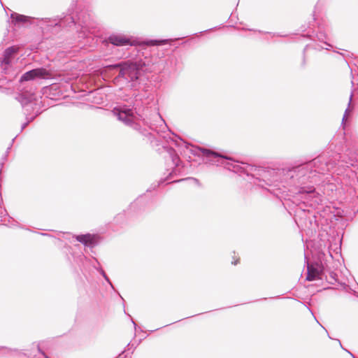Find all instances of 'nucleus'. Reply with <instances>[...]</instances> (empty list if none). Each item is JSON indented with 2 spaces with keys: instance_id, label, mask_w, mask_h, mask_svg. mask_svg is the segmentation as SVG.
I'll return each instance as SVG.
<instances>
[{
  "instance_id": "obj_16",
  "label": "nucleus",
  "mask_w": 358,
  "mask_h": 358,
  "mask_svg": "<svg viewBox=\"0 0 358 358\" xmlns=\"http://www.w3.org/2000/svg\"><path fill=\"white\" fill-rule=\"evenodd\" d=\"M352 94L350 95L348 106H350V103H351V101H352Z\"/></svg>"
},
{
  "instance_id": "obj_3",
  "label": "nucleus",
  "mask_w": 358,
  "mask_h": 358,
  "mask_svg": "<svg viewBox=\"0 0 358 358\" xmlns=\"http://www.w3.org/2000/svg\"><path fill=\"white\" fill-rule=\"evenodd\" d=\"M51 76L52 73L50 71L44 68H38L24 73L20 78V81H28L35 78H48Z\"/></svg>"
},
{
  "instance_id": "obj_6",
  "label": "nucleus",
  "mask_w": 358,
  "mask_h": 358,
  "mask_svg": "<svg viewBox=\"0 0 358 358\" xmlns=\"http://www.w3.org/2000/svg\"><path fill=\"white\" fill-rule=\"evenodd\" d=\"M108 41L117 46H122L130 44L129 39L124 35L113 34L108 38Z\"/></svg>"
},
{
  "instance_id": "obj_13",
  "label": "nucleus",
  "mask_w": 358,
  "mask_h": 358,
  "mask_svg": "<svg viewBox=\"0 0 358 358\" xmlns=\"http://www.w3.org/2000/svg\"><path fill=\"white\" fill-rule=\"evenodd\" d=\"M349 112H350V109L348 108L345 110V114H344L343 117V122L345 120L346 117H347V115H348V113H349Z\"/></svg>"
},
{
  "instance_id": "obj_1",
  "label": "nucleus",
  "mask_w": 358,
  "mask_h": 358,
  "mask_svg": "<svg viewBox=\"0 0 358 358\" xmlns=\"http://www.w3.org/2000/svg\"><path fill=\"white\" fill-rule=\"evenodd\" d=\"M113 115L116 116L120 121H122L125 124L129 125L138 129L141 125V117L136 114L132 109L125 107L115 108L112 110Z\"/></svg>"
},
{
  "instance_id": "obj_17",
  "label": "nucleus",
  "mask_w": 358,
  "mask_h": 358,
  "mask_svg": "<svg viewBox=\"0 0 358 358\" xmlns=\"http://www.w3.org/2000/svg\"><path fill=\"white\" fill-rule=\"evenodd\" d=\"M26 125H27V124H23L22 129L26 127Z\"/></svg>"
},
{
  "instance_id": "obj_18",
  "label": "nucleus",
  "mask_w": 358,
  "mask_h": 358,
  "mask_svg": "<svg viewBox=\"0 0 358 358\" xmlns=\"http://www.w3.org/2000/svg\"><path fill=\"white\" fill-rule=\"evenodd\" d=\"M83 22L85 24V26H87L86 21H83Z\"/></svg>"
},
{
  "instance_id": "obj_9",
  "label": "nucleus",
  "mask_w": 358,
  "mask_h": 358,
  "mask_svg": "<svg viewBox=\"0 0 358 358\" xmlns=\"http://www.w3.org/2000/svg\"><path fill=\"white\" fill-rule=\"evenodd\" d=\"M11 18L15 23H25L29 21L30 17L16 13L11 14Z\"/></svg>"
},
{
  "instance_id": "obj_2",
  "label": "nucleus",
  "mask_w": 358,
  "mask_h": 358,
  "mask_svg": "<svg viewBox=\"0 0 358 358\" xmlns=\"http://www.w3.org/2000/svg\"><path fill=\"white\" fill-rule=\"evenodd\" d=\"M112 68H120L119 77L124 78L127 81H133L138 78L139 71L137 65L134 63H124L111 66Z\"/></svg>"
},
{
  "instance_id": "obj_15",
  "label": "nucleus",
  "mask_w": 358,
  "mask_h": 358,
  "mask_svg": "<svg viewBox=\"0 0 358 358\" xmlns=\"http://www.w3.org/2000/svg\"><path fill=\"white\" fill-rule=\"evenodd\" d=\"M187 180H194V182H197V180H196V179H194V178H187ZM183 180H186V179H182V180H181L180 181H183Z\"/></svg>"
},
{
  "instance_id": "obj_4",
  "label": "nucleus",
  "mask_w": 358,
  "mask_h": 358,
  "mask_svg": "<svg viewBox=\"0 0 358 358\" xmlns=\"http://www.w3.org/2000/svg\"><path fill=\"white\" fill-rule=\"evenodd\" d=\"M299 193L301 194H306L307 195L306 199H307V202L309 203L311 206H315L322 202L321 196L314 192V188L313 187H308L307 189L303 187Z\"/></svg>"
},
{
  "instance_id": "obj_19",
  "label": "nucleus",
  "mask_w": 358,
  "mask_h": 358,
  "mask_svg": "<svg viewBox=\"0 0 358 358\" xmlns=\"http://www.w3.org/2000/svg\"><path fill=\"white\" fill-rule=\"evenodd\" d=\"M352 356L353 357V358H356L354 355H352Z\"/></svg>"
},
{
  "instance_id": "obj_14",
  "label": "nucleus",
  "mask_w": 358,
  "mask_h": 358,
  "mask_svg": "<svg viewBox=\"0 0 358 358\" xmlns=\"http://www.w3.org/2000/svg\"><path fill=\"white\" fill-rule=\"evenodd\" d=\"M101 274L103 275V276L104 277V278L108 281L109 282V279L108 278L107 275H106L105 272L103 271H101Z\"/></svg>"
},
{
  "instance_id": "obj_12",
  "label": "nucleus",
  "mask_w": 358,
  "mask_h": 358,
  "mask_svg": "<svg viewBox=\"0 0 358 358\" xmlns=\"http://www.w3.org/2000/svg\"><path fill=\"white\" fill-rule=\"evenodd\" d=\"M167 41H168L167 40H162V41L155 40V41H148L147 43V44L148 45H159L164 44Z\"/></svg>"
},
{
  "instance_id": "obj_10",
  "label": "nucleus",
  "mask_w": 358,
  "mask_h": 358,
  "mask_svg": "<svg viewBox=\"0 0 358 358\" xmlns=\"http://www.w3.org/2000/svg\"><path fill=\"white\" fill-rule=\"evenodd\" d=\"M202 153L203 155L208 157H220V158H222V159H228V160H231V158H229V157H227L226 156H224V155H220L215 152H213V151H211L210 150H208V149H202Z\"/></svg>"
},
{
  "instance_id": "obj_5",
  "label": "nucleus",
  "mask_w": 358,
  "mask_h": 358,
  "mask_svg": "<svg viewBox=\"0 0 358 358\" xmlns=\"http://www.w3.org/2000/svg\"><path fill=\"white\" fill-rule=\"evenodd\" d=\"M307 267V280L312 281L320 278V275L322 271V267L319 263H315L311 264H308Z\"/></svg>"
},
{
  "instance_id": "obj_11",
  "label": "nucleus",
  "mask_w": 358,
  "mask_h": 358,
  "mask_svg": "<svg viewBox=\"0 0 358 358\" xmlns=\"http://www.w3.org/2000/svg\"><path fill=\"white\" fill-rule=\"evenodd\" d=\"M223 165L224 166V167H226L229 170L233 171H237L238 168L239 167L238 165H234L230 162H226L225 164H223Z\"/></svg>"
},
{
  "instance_id": "obj_7",
  "label": "nucleus",
  "mask_w": 358,
  "mask_h": 358,
  "mask_svg": "<svg viewBox=\"0 0 358 358\" xmlns=\"http://www.w3.org/2000/svg\"><path fill=\"white\" fill-rule=\"evenodd\" d=\"M18 48L13 46L8 48L3 52V58L2 60V65H9L11 62L13 55L17 52Z\"/></svg>"
},
{
  "instance_id": "obj_8",
  "label": "nucleus",
  "mask_w": 358,
  "mask_h": 358,
  "mask_svg": "<svg viewBox=\"0 0 358 358\" xmlns=\"http://www.w3.org/2000/svg\"><path fill=\"white\" fill-rule=\"evenodd\" d=\"M76 240L85 245L92 246L96 243V236L91 234L80 235L76 236Z\"/></svg>"
}]
</instances>
